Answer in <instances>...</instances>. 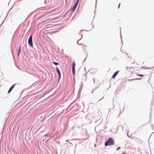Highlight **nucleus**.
Instances as JSON below:
<instances>
[{"mask_svg":"<svg viewBox=\"0 0 154 154\" xmlns=\"http://www.w3.org/2000/svg\"><path fill=\"white\" fill-rule=\"evenodd\" d=\"M12 89L11 88H9V90H8V93H9L12 90Z\"/></svg>","mask_w":154,"mask_h":154,"instance_id":"obj_10","label":"nucleus"},{"mask_svg":"<svg viewBox=\"0 0 154 154\" xmlns=\"http://www.w3.org/2000/svg\"><path fill=\"white\" fill-rule=\"evenodd\" d=\"M15 86V85H13L11 87V88L12 89H13V88H14V87Z\"/></svg>","mask_w":154,"mask_h":154,"instance_id":"obj_13","label":"nucleus"},{"mask_svg":"<svg viewBox=\"0 0 154 154\" xmlns=\"http://www.w3.org/2000/svg\"><path fill=\"white\" fill-rule=\"evenodd\" d=\"M28 43L29 45L31 47H33V45L32 42V35H31L29 38Z\"/></svg>","mask_w":154,"mask_h":154,"instance_id":"obj_2","label":"nucleus"},{"mask_svg":"<svg viewBox=\"0 0 154 154\" xmlns=\"http://www.w3.org/2000/svg\"><path fill=\"white\" fill-rule=\"evenodd\" d=\"M79 0H77V2H79Z\"/></svg>","mask_w":154,"mask_h":154,"instance_id":"obj_14","label":"nucleus"},{"mask_svg":"<svg viewBox=\"0 0 154 154\" xmlns=\"http://www.w3.org/2000/svg\"><path fill=\"white\" fill-rule=\"evenodd\" d=\"M15 86V85H13L11 87V88L12 89H13V88H14V87Z\"/></svg>","mask_w":154,"mask_h":154,"instance_id":"obj_12","label":"nucleus"},{"mask_svg":"<svg viewBox=\"0 0 154 154\" xmlns=\"http://www.w3.org/2000/svg\"><path fill=\"white\" fill-rule=\"evenodd\" d=\"M120 149H121V147H118L117 149L116 150H119Z\"/></svg>","mask_w":154,"mask_h":154,"instance_id":"obj_11","label":"nucleus"},{"mask_svg":"<svg viewBox=\"0 0 154 154\" xmlns=\"http://www.w3.org/2000/svg\"><path fill=\"white\" fill-rule=\"evenodd\" d=\"M56 69H57V72L58 73V74L59 75V78L60 79V75H61L60 72V71L59 69L58 68V67H56Z\"/></svg>","mask_w":154,"mask_h":154,"instance_id":"obj_6","label":"nucleus"},{"mask_svg":"<svg viewBox=\"0 0 154 154\" xmlns=\"http://www.w3.org/2000/svg\"><path fill=\"white\" fill-rule=\"evenodd\" d=\"M114 141L112 138H109L105 143V146H108L113 145L114 144Z\"/></svg>","mask_w":154,"mask_h":154,"instance_id":"obj_1","label":"nucleus"},{"mask_svg":"<svg viewBox=\"0 0 154 154\" xmlns=\"http://www.w3.org/2000/svg\"><path fill=\"white\" fill-rule=\"evenodd\" d=\"M75 63L74 62H73L72 65V71L73 75H74L75 73Z\"/></svg>","mask_w":154,"mask_h":154,"instance_id":"obj_3","label":"nucleus"},{"mask_svg":"<svg viewBox=\"0 0 154 154\" xmlns=\"http://www.w3.org/2000/svg\"><path fill=\"white\" fill-rule=\"evenodd\" d=\"M21 52V47H20L19 48L18 52V56H19Z\"/></svg>","mask_w":154,"mask_h":154,"instance_id":"obj_7","label":"nucleus"},{"mask_svg":"<svg viewBox=\"0 0 154 154\" xmlns=\"http://www.w3.org/2000/svg\"><path fill=\"white\" fill-rule=\"evenodd\" d=\"M137 75L138 76H140V77H143L144 75H140V74H137Z\"/></svg>","mask_w":154,"mask_h":154,"instance_id":"obj_9","label":"nucleus"},{"mask_svg":"<svg viewBox=\"0 0 154 154\" xmlns=\"http://www.w3.org/2000/svg\"><path fill=\"white\" fill-rule=\"evenodd\" d=\"M48 25H46V26H48Z\"/></svg>","mask_w":154,"mask_h":154,"instance_id":"obj_16","label":"nucleus"},{"mask_svg":"<svg viewBox=\"0 0 154 154\" xmlns=\"http://www.w3.org/2000/svg\"><path fill=\"white\" fill-rule=\"evenodd\" d=\"M48 28V27H46V28H45V29H46L47 28Z\"/></svg>","mask_w":154,"mask_h":154,"instance_id":"obj_15","label":"nucleus"},{"mask_svg":"<svg viewBox=\"0 0 154 154\" xmlns=\"http://www.w3.org/2000/svg\"><path fill=\"white\" fill-rule=\"evenodd\" d=\"M53 63L56 65H59V63H57L55 62H53Z\"/></svg>","mask_w":154,"mask_h":154,"instance_id":"obj_8","label":"nucleus"},{"mask_svg":"<svg viewBox=\"0 0 154 154\" xmlns=\"http://www.w3.org/2000/svg\"><path fill=\"white\" fill-rule=\"evenodd\" d=\"M78 3L79 2H76V4L74 5L72 9V11L73 12L74 11L77 7Z\"/></svg>","mask_w":154,"mask_h":154,"instance_id":"obj_4","label":"nucleus"},{"mask_svg":"<svg viewBox=\"0 0 154 154\" xmlns=\"http://www.w3.org/2000/svg\"><path fill=\"white\" fill-rule=\"evenodd\" d=\"M119 72V71H116L114 74V75L112 76V78L114 79H115V77L118 74V73Z\"/></svg>","mask_w":154,"mask_h":154,"instance_id":"obj_5","label":"nucleus"},{"mask_svg":"<svg viewBox=\"0 0 154 154\" xmlns=\"http://www.w3.org/2000/svg\"><path fill=\"white\" fill-rule=\"evenodd\" d=\"M120 5V4H119V6Z\"/></svg>","mask_w":154,"mask_h":154,"instance_id":"obj_17","label":"nucleus"}]
</instances>
